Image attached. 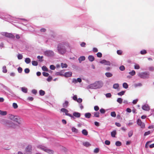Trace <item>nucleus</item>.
I'll return each instance as SVG.
<instances>
[{
	"label": "nucleus",
	"instance_id": "nucleus-1",
	"mask_svg": "<svg viewBox=\"0 0 154 154\" xmlns=\"http://www.w3.org/2000/svg\"><path fill=\"white\" fill-rule=\"evenodd\" d=\"M70 45L68 42H62L57 45V52L59 54L61 55H64L67 52H70Z\"/></svg>",
	"mask_w": 154,
	"mask_h": 154
},
{
	"label": "nucleus",
	"instance_id": "nucleus-2",
	"mask_svg": "<svg viewBox=\"0 0 154 154\" xmlns=\"http://www.w3.org/2000/svg\"><path fill=\"white\" fill-rule=\"evenodd\" d=\"M103 83L102 81H96L93 83L87 86L88 89H97L100 88L103 85Z\"/></svg>",
	"mask_w": 154,
	"mask_h": 154
},
{
	"label": "nucleus",
	"instance_id": "nucleus-3",
	"mask_svg": "<svg viewBox=\"0 0 154 154\" xmlns=\"http://www.w3.org/2000/svg\"><path fill=\"white\" fill-rule=\"evenodd\" d=\"M149 72H139L138 74V76L141 79H145L149 77Z\"/></svg>",
	"mask_w": 154,
	"mask_h": 154
},
{
	"label": "nucleus",
	"instance_id": "nucleus-4",
	"mask_svg": "<svg viewBox=\"0 0 154 154\" xmlns=\"http://www.w3.org/2000/svg\"><path fill=\"white\" fill-rule=\"evenodd\" d=\"M0 18L7 21H12L11 20H14V17L8 15H0Z\"/></svg>",
	"mask_w": 154,
	"mask_h": 154
},
{
	"label": "nucleus",
	"instance_id": "nucleus-5",
	"mask_svg": "<svg viewBox=\"0 0 154 154\" xmlns=\"http://www.w3.org/2000/svg\"><path fill=\"white\" fill-rule=\"evenodd\" d=\"M44 54L45 56L48 57H53L54 55V51L51 50H46L44 52Z\"/></svg>",
	"mask_w": 154,
	"mask_h": 154
},
{
	"label": "nucleus",
	"instance_id": "nucleus-6",
	"mask_svg": "<svg viewBox=\"0 0 154 154\" xmlns=\"http://www.w3.org/2000/svg\"><path fill=\"white\" fill-rule=\"evenodd\" d=\"M60 111L62 112L65 113L66 115L71 117V118H72L74 119V117H73L72 115L68 113V112H69L68 110L66 109H65V108H64L61 109Z\"/></svg>",
	"mask_w": 154,
	"mask_h": 154
},
{
	"label": "nucleus",
	"instance_id": "nucleus-7",
	"mask_svg": "<svg viewBox=\"0 0 154 154\" xmlns=\"http://www.w3.org/2000/svg\"><path fill=\"white\" fill-rule=\"evenodd\" d=\"M2 35L5 36L9 38H10L14 39L15 38V36L14 35L11 33H8L7 32H3Z\"/></svg>",
	"mask_w": 154,
	"mask_h": 154
},
{
	"label": "nucleus",
	"instance_id": "nucleus-8",
	"mask_svg": "<svg viewBox=\"0 0 154 154\" xmlns=\"http://www.w3.org/2000/svg\"><path fill=\"white\" fill-rule=\"evenodd\" d=\"M100 63L106 65L110 66L111 65V63L109 61L106 60L105 59L101 60L100 61Z\"/></svg>",
	"mask_w": 154,
	"mask_h": 154
},
{
	"label": "nucleus",
	"instance_id": "nucleus-9",
	"mask_svg": "<svg viewBox=\"0 0 154 154\" xmlns=\"http://www.w3.org/2000/svg\"><path fill=\"white\" fill-rule=\"evenodd\" d=\"M26 152V153H31L32 151V146L30 145L27 146L25 149Z\"/></svg>",
	"mask_w": 154,
	"mask_h": 154
},
{
	"label": "nucleus",
	"instance_id": "nucleus-10",
	"mask_svg": "<svg viewBox=\"0 0 154 154\" xmlns=\"http://www.w3.org/2000/svg\"><path fill=\"white\" fill-rule=\"evenodd\" d=\"M20 119H21L20 117L18 116H16L13 120V121L16 122L18 124H20L21 123Z\"/></svg>",
	"mask_w": 154,
	"mask_h": 154
},
{
	"label": "nucleus",
	"instance_id": "nucleus-11",
	"mask_svg": "<svg viewBox=\"0 0 154 154\" xmlns=\"http://www.w3.org/2000/svg\"><path fill=\"white\" fill-rule=\"evenodd\" d=\"M1 85L2 87L8 91L11 94H13V92L12 91L11 89L8 88L7 87L5 86L3 84H2Z\"/></svg>",
	"mask_w": 154,
	"mask_h": 154
},
{
	"label": "nucleus",
	"instance_id": "nucleus-12",
	"mask_svg": "<svg viewBox=\"0 0 154 154\" xmlns=\"http://www.w3.org/2000/svg\"><path fill=\"white\" fill-rule=\"evenodd\" d=\"M72 73L71 72H65L64 76L66 77H70L72 76Z\"/></svg>",
	"mask_w": 154,
	"mask_h": 154
},
{
	"label": "nucleus",
	"instance_id": "nucleus-13",
	"mask_svg": "<svg viewBox=\"0 0 154 154\" xmlns=\"http://www.w3.org/2000/svg\"><path fill=\"white\" fill-rule=\"evenodd\" d=\"M69 105V103L68 101L65 100L64 102L63 103V106L65 108H67Z\"/></svg>",
	"mask_w": 154,
	"mask_h": 154
},
{
	"label": "nucleus",
	"instance_id": "nucleus-14",
	"mask_svg": "<svg viewBox=\"0 0 154 154\" xmlns=\"http://www.w3.org/2000/svg\"><path fill=\"white\" fill-rule=\"evenodd\" d=\"M73 116L76 118H79L81 116V114L80 113L77 112H74L73 113Z\"/></svg>",
	"mask_w": 154,
	"mask_h": 154
},
{
	"label": "nucleus",
	"instance_id": "nucleus-15",
	"mask_svg": "<svg viewBox=\"0 0 154 154\" xmlns=\"http://www.w3.org/2000/svg\"><path fill=\"white\" fill-rule=\"evenodd\" d=\"M45 152L49 154H52L54 153V151L53 150L48 149L47 147L45 149Z\"/></svg>",
	"mask_w": 154,
	"mask_h": 154
},
{
	"label": "nucleus",
	"instance_id": "nucleus-16",
	"mask_svg": "<svg viewBox=\"0 0 154 154\" xmlns=\"http://www.w3.org/2000/svg\"><path fill=\"white\" fill-rule=\"evenodd\" d=\"M37 148L39 149H40L42 150H43L45 151L46 147L42 145H38L37 146Z\"/></svg>",
	"mask_w": 154,
	"mask_h": 154
},
{
	"label": "nucleus",
	"instance_id": "nucleus-17",
	"mask_svg": "<svg viewBox=\"0 0 154 154\" xmlns=\"http://www.w3.org/2000/svg\"><path fill=\"white\" fill-rule=\"evenodd\" d=\"M88 58L89 61L91 62H92L94 60V57L92 55H89Z\"/></svg>",
	"mask_w": 154,
	"mask_h": 154
},
{
	"label": "nucleus",
	"instance_id": "nucleus-18",
	"mask_svg": "<svg viewBox=\"0 0 154 154\" xmlns=\"http://www.w3.org/2000/svg\"><path fill=\"white\" fill-rule=\"evenodd\" d=\"M21 90L24 93H27L28 91V89L27 88L25 87H23L21 88Z\"/></svg>",
	"mask_w": 154,
	"mask_h": 154
},
{
	"label": "nucleus",
	"instance_id": "nucleus-19",
	"mask_svg": "<svg viewBox=\"0 0 154 154\" xmlns=\"http://www.w3.org/2000/svg\"><path fill=\"white\" fill-rule=\"evenodd\" d=\"M91 116V114L90 112L86 113L85 114V116L86 118H90Z\"/></svg>",
	"mask_w": 154,
	"mask_h": 154
},
{
	"label": "nucleus",
	"instance_id": "nucleus-20",
	"mask_svg": "<svg viewBox=\"0 0 154 154\" xmlns=\"http://www.w3.org/2000/svg\"><path fill=\"white\" fill-rule=\"evenodd\" d=\"M105 75L107 78H110L112 76V74L109 72H106L105 73Z\"/></svg>",
	"mask_w": 154,
	"mask_h": 154
},
{
	"label": "nucleus",
	"instance_id": "nucleus-21",
	"mask_svg": "<svg viewBox=\"0 0 154 154\" xmlns=\"http://www.w3.org/2000/svg\"><path fill=\"white\" fill-rule=\"evenodd\" d=\"M116 130H114L111 132V135L112 137H115L116 135Z\"/></svg>",
	"mask_w": 154,
	"mask_h": 154
},
{
	"label": "nucleus",
	"instance_id": "nucleus-22",
	"mask_svg": "<svg viewBox=\"0 0 154 154\" xmlns=\"http://www.w3.org/2000/svg\"><path fill=\"white\" fill-rule=\"evenodd\" d=\"M85 59V57L84 56H81L79 58V60L80 63L82 61H84Z\"/></svg>",
	"mask_w": 154,
	"mask_h": 154
},
{
	"label": "nucleus",
	"instance_id": "nucleus-23",
	"mask_svg": "<svg viewBox=\"0 0 154 154\" xmlns=\"http://www.w3.org/2000/svg\"><path fill=\"white\" fill-rule=\"evenodd\" d=\"M142 109L144 110H148L149 109V108L147 105H144L142 106Z\"/></svg>",
	"mask_w": 154,
	"mask_h": 154
},
{
	"label": "nucleus",
	"instance_id": "nucleus-24",
	"mask_svg": "<svg viewBox=\"0 0 154 154\" xmlns=\"http://www.w3.org/2000/svg\"><path fill=\"white\" fill-rule=\"evenodd\" d=\"M94 117L98 118L99 117L100 113L99 112H96L93 113Z\"/></svg>",
	"mask_w": 154,
	"mask_h": 154
},
{
	"label": "nucleus",
	"instance_id": "nucleus-25",
	"mask_svg": "<svg viewBox=\"0 0 154 154\" xmlns=\"http://www.w3.org/2000/svg\"><path fill=\"white\" fill-rule=\"evenodd\" d=\"M143 85L141 83H138L135 84L134 85V86L135 88H136L137 87H140L142 86Z\"/></svg>",
	"mask_w": 154,
	"mask_h": 154
},
{
	"label": "nucleus",
	"instance_id": "nucleus-26",
	"mask_svg": "<svg viewBox=\"0 0 154 154\" xmlns=\"http://www.w3.org/2000/svg\"><path fill=\"white\" fill-rule=\"evenodd\" d=\"M16 116H14L12 114H10L9 116V119L12 120L13 121Z\"/></svg>",
	"mask_w": 154,
	"mask_h": 154
},
{
	"label": "nucleus",
	"instance_id": "nucleus-27",
	"mask_svg": "<svg viewBox=\"0 0 154 154\" xmlns=\"http://www.w3.org/2000/svg\"><path fill=\"white\" fill-rule=\"evenodd\" d=\"M39 93L40 96H44L45 94V92L44 91L41 90L39 91Z\"/></svg>",
	"mask_w": 154,
	"mask_h": 154
},
{
	"label": "nucleus",
	"instance_id": "nucleus-28",
	"mask_svg": "<svg viewBox=\"0 0 154 154\" xmlns=\"http://www.w3.org/2000/svg\"><path fill=\"white\" fill-rule=\"evenodd\" d=\"M82 134L85 136H86L88 134V132L86 129H83L82 131Z\"/></svg>",
	"mask_w": 154,
	"mask_h": 154
},
{
	"label": "nucleus",
	"instance_id": "nucleus-29",
	"mask_svg": "<svg viewBox=\"0 0 154 154\" xmlns=\"http://www.w3.org/2000/svg\"><path fill=\"white\" fill-rule=\"evenodd\" d=\"M7 114V112L6 111H3L0 110V114L2 116H5Z\"/></svg>",
	"mask_w": 154,
	"mask_h": 154
},
{
	"label": "nucleus",
	"instance_id": "nucleus-30",
	"mask_svg": "<svg viewBox=\"0 0 154 154\" xmlns=\"http://www.w3.org/2000/svg\"><path fill=\"white\" fill-rule=\"evenodd\" d=\"M117 101L119 104H121L122 103L123 99L121 98H119L117 99Z\"/></svg>",
	"mask_w": 154,
	"mask_h": 154
},
{
	"label": "nucleus",
	"instance_id": "nucleus-31",
	"mask_svg": "<svg viewBox=\"0 0 154 154\" xmlns=\"http://www.w3.org/2000/svg\"><path fill=\"white\" fill-rule=\"evenodd\" d=\"M83 144L84 146L86 147H88L91 145L90 143L88 142H86L83 143Z\"/></svg>",
	"mask_w": 154,
	"mask_h": 154
},
{
	"label": "nucleus",
	"instance_id": "nucleus-32",
	"mask_svg": "<svg viewBox=\"0 0 154 154\" xmlns=\"http://www.w3.org/2000/svg\"><path fill=\"white\" fill-rule=\"evenodd\" d=\"M25 61L27 64H29L31 62V59L29 58H26L25 59Z\"/></svg>",
	"mask_w": 154,
	"mask_h": 154
},
{
	"label": "nucleus",
	"instance_id": "nucleus-33",
	"mask_svg": "<svg viewBox=\"0 0 154 154\" xmlns=\"http://www.w3.org/2000/svg\"><path fill=\"white\" fill-rule=\"evenodd\" d=\"M125 91H122L120 92H119L117 93L118 95L119 96H122L124 95L125 93Z\"/></svg>",
	"mask_w": 154,
	"mask_h": 154
},
{
	"label": "nucleus",
	"instance_id": "nucleus-34",
	"mask_svg": "<svg viewBox=\"0 0 154 154\" xmlns=\"http://www.w3.org/2000/svg\"><path fill=\"white\" fill-rule=\"evenodd\" d=\"M115 145L117 146H120L122 145V143L119 141H117L115 143Z\"/></svg>",
	"mask_w": 154,
	"mask_h": 154
},
{
	"label": "nucleus",
	"instance_id": "nucleus-35",
	"mask_svg": "<svg viewBox=\"0 0 154 154\" xmlns=\"http://www.w3.org/2000/svg\"><path fill=\"white\" fill-rule=\"evenodd\" d=\"M72 130L73 132H74L76 133L78 132V130L74 127H72Z\"/></svg>",
	"mask_w": 154,
	"mask_h": 154
},
{
	"label": "nucleus",
	"instance_id": "nucleus-36",
	"mask_svg": "<svg viewBox=\"0 0 154 154\" xmlns=\"http://www.w3.org/2000/svg\"><path fill=\"white\" fill-rule=\"evenodd\" d=\"M61 66L62 68H66L67 67V65L66 63H61Z\"/></svg>",
	"mask_w": 154,
	"mask_h": 154
},
{
	"label": "nucleus",
	"instance_id": "nucleus-37",
	"mask_svg": "<svg viewBox=\"0 0 154 154\" xmlns=\"http://www.w3.org/2000/svg\"><path fill=\"white\" fill-rule=\"evenodd\" d=\"M119 84L118 83H116L113 85V88L114 89H117L119 87Z\"/></svg>",
	"mask_w": 154,
	"mask_h": 154
},
{
	"label": "nucleus",
	"instance_id": "nucleus-38",
	"mask_svg": "<svg viewBox=\"0 0 154 154\" xmlns=\"http://www.w3.org/2000/svg\"><path fill=\"white\" fill-rule=\"evenodd\" d=\"M42 69L43 71H46V72L48 71V69L45 66H44L42 67Z\"/></svg>",
	"mask_w": 154,
	"mask_h": 154
},
{
	"label": "nucleus",
	"instance_id": "nucleus-39",
	"mask_svg": "<svg viewBox=\"0 0 154 154\" xmlns=\"http://www.w3.org/2000/svg\"><path fill=\"white\" fill-rule=\"evenodd\" d=\"M140 54L142 55H144L147 53V51L145 50H143L140 51Z\"/></svg>",
	"mask_w": 154,
	"mask_h": 154
},
{
	"label": "nucleus",
	"instance_id": "nucleus-40",
	"mask_svg": "<svg viewBox=\"0 0 154 154\" xmlns=\"http://www.w3.org/2000/svg\"><path fill=\"white\" fill-rule=\"evenodd\" d=\"M128 86L127 83L125 82L123 84V87L127 89L128 88Z\"/></svg>",
	"mask_w": 154,
	"mask_h": 154
},
{
	"label": "nucleus",
	"instance_id": "nucleus-41",
	"mask_svg": "<svg viewBox=\"0 0 154 154\" xmlns=\"http://www.w3.org/2000/svg\"><path fill=\"white\" fill-rule=\"evenodd\" d=\"M2 72L3 73H6L7 72V70L6 69V66H4L2 67Z\"/></svg>",
	"mask_w": 154,
	"mask_h": 154
},
{
	"label": "nucleus",
	"instance_id": "nucleus-42",
	"mask_svg": "<svg viewBox=\"0 0 154 154\" xmlns=\"http://www.w3.org/2000/svg\"><path fill=\"white\" fill-rule=\"evenodd\" d=\"M32 64L34 66H37L38 65V63L36 61L33 60L32 61Z\"/></svg>",
	"mask_w": 154,
	"mask_h": 154
},
{
	"label": "nucleus",
	"instance_id": "nucleus-43",
	"mask_svg": "<svg viewBox=\"0 0 154 154\" xmlns=\"http://www.w3.org/2000/svg\"><path fill=\"white\" fill-rule=\"evenodd\" d=\"M129 74L132 76H133L135 74L136 72L134 70H133L131 72H130Z\"/></svg>",
	"mask_w": 154,
	"mask_h": 154
},
{
	"label": "nucleus",
	"instance_id": "nucleus-44",
	"mask_svg": "<svg viewBox=\"0 0 154 154\" xmlns=\"http://www.w3.org/2000/svg\"><path fill=\"white\" fill-rule=\"evenodd\" d=\"M111 116L112 117H115L116 116V114L115 112L113 111L111 112L110 114Z\"/></svg>",
	"mask_w": 154,
	"mask_h": 154
},
{
	"label": "nucleus",
	"instance_id": "nucleus-45",
	"mask_svg": "<svg viewBox=\"0 0 154 154\" xmlns=\"http://www.w3.org/2000/svg\"><path fill=\"white\" fill-rule=\"evenodd\" d=\"M133 134V131L132 130L130 131L128 133V135L129 137H131Z\"/></svg>",
	"mask_w": 154,
	"mask_h": 154
},
{
	"label": "nucleus",
	"instance_id": "nucleus-46",
	"mask_svg": "<svg viewBox=\"0 0 154 154\" xmlns=\"http://www.w3.org/2000/svg\"><path fill=\"white\" fill-rule=\"evenodd\" d=\"M23 58V55L20 54H19L17 55V58L19 60H21Z\"/></svg>",
	"mask_w": 154,
	"mask_h": 154
},
{
	"label": "nucleus",
	"instance_id": "nucleus-47",
	"mask_svg": "<svg viewBox=\"0 0 154 154\" xmlns=\"http://www.w3.org/2000/svg\"><path fill=\"white\" fill-rule=\"evenodd\" d=\"M125 67L123 66L122 65L120 66L119 69L121 71H123L125 70Z\"/></svg>",
	"mask_w": 154,
	"mask_h": 154
},
{
	"label": "nucleus",
	"instance_id": "nucleus-48",
	"mask_svg": "<svg viewBox=\"0 0 154 154\" xmlns=\"http://www.w3.org/2000/svg\"><path fill=\"white\" fill-rule=\"evenodd\" d=\"M43 75L45 77H48L49 75V74L47 72H42Z\"/></svg>",
	"mask_w": 154,
	"mask_h": 154
},
{
	"label": "nucleus",
	"instance_id": "nucleus-49",
	"mask_svg": "<svg viewBox=\"0 0 154 154\" xmlns=\"http://www.w3.org/2000/svg\"><path fill=\"white\" fill-rule=\"evenodd\" d=\"M106 97L107 98H110L112 96V95L110 93H108L105 94Z\"/></svg>",
	"mask_w": 154,
	"mask_h": 154
},
{
	"label": "nucleus",
	"instance_id": "nucleus-50",
	"mask_svg": "<svg viewBox=\"0 0 154 154\" xmlns=\"http://www.w3.org/2000/svg\"><path fill=\"white\" fill-rule=\"evenodd\" d=\"M142 122L141 120L140 119H138L137 121V124L138 125H141L142 124Z\"/></svg>",
	"mask_w": 154,
	"mask_h": 154
},
{
	"label": "nucleus",
	"instance_id": "nucleus-51",
	"mask_svg": "<svg viewBox=\"0 0 154 154\" xmlns=\"http://www.w3.org/2000/svg\"><path fill=\"white\" fill-rule=\"evenodd\" d=\"M24 72L28 74L30 72V70L29 68H26L24 69Z\"/></svg>",
	"mask_w": 154,
	"mask_h": 154
},
{
	"label": "nucleus",
	"instance_id": "nucleus-52",
	"mask_svg": "<svg viewBox=\"0 0 154 154\" xmlns=\"http://www.w3.org/2000/svg\"><path fill=\"white\" fill-rule=\"evenodd\" d=\"M99 148H96L94 150V153H97L99 152Z\"/></svg>",
	"mask_w": 154,
	"mask_h": 154
},
{
	"label": "nucleus",
	"instance_id": "nucleus-53",
	"mask_svg": "<svg viewBox=\"0 0 154 154\" xmlns=\"http://www.w3.org/2000/svg\"><path fill=\"white\" fill-rule=\"evenodd\" d=\"M97 57L100 58L102 57V54L101 53L99 52L97 53Z\"/></svg>",
	"mask_w": 154,
	"mask_h": 154
},
{
	"label": "nucleus",
	"instance_id": "nucleus-54",
	"mask_svg": "<svg viewBox=\"0 0 154 154\" xmlns=\"http://www.w3.org/2000/svg\"><path fill=\"white\" fill-rule=\"evenodd\" d=\"M100 111L102 114H104L106 112L105 110L103 108L101 109L100 110Z\"/></svg>",
	"mask_w": 154,
	"mask_h": 154
},
{
	"label": "nucleus",
	"instance_id": "nucleus-55",
	"mask_svg": "<svg viewBox=\"0 0 154 154\" xmlns=\"http://www.w3.org/2000/svg\"><path fill=\"white\" fill-rule=\"evenodd\" d=\"M50 68L51 70H54L55 69V67L54 65H51L50 66Z\"/></svg>",
	"mask_w": 154,
	"mask_h": 154
},
{
	"label": "nucleus",
	"instance_id": "nucleus-56",
	"mask_svg": "<svg viewBox=\"0 0 154 154\" xmlns=\"http://www.w3.org/2000/svg\"><path fill=\"white\" fill-rule=\"evenodd\" d=\"M134 68L135 69H138L140 68V67L138 64H136L134 66Z\"/></svg>",
	"mask_w": 154,
	"mask_h": 154
},
{
	"label": "nucleus",
	"instance_id": "nucleus-57",
	"mask_svg": "<svg viewBox=\"0 0 154 154\" xmlns=\"http://www.w3.org/2000/svg\"><path fill=\"white\" fill-rule=\"evenodd\" d=\"M13 106L14 109H17L18 107L17 104L15 103H13Z\"/></svg>",
	"mask_w": 154,
	"mask_h": 154
},
{
	"label": "nucleus",
	"instance_id": "nucleus-58",
	"mask_svg": "<svg viewBox=\"0 0 154 154\" xmlns=\"http://www.w3.org/2000/svg\"><path fill=\"white\" fill-rule=\"evenodd\" d=\"M52 79V78L51 76H49L47 79V80L48 82H50L51 81Z\"/></svg>",
	"mask_w": 154,
	"mask_h": 154
},
{
	"label": "nucleus",
	"instance_id": "nucleus-59",
	"mask_svg": "<svg viewBox=\"0 0 154 154\" xmlns=\"http://www.w3.org/2000/svg\"><path fill=\"white\" fill-rule=\"evenodd\" d=\"M117 53L118 55H121L122 54V51L121 50H118L117 51Z\"/></svg>",
	"mask_w": 154,
	"mask_h": 154
},
{
	"label": "nucleus",
	"instance_id": "nucleus-60",
	"mask_svg": "<svg viewBox=\"0 0 154 154\" xmlns=\"http://www.w3.org/2000/svg\"><path fill=\"white\" fill-rule=\"evenodd\" d=\"M105 143L107 145H109L110 143V142L109 140H106L105 141Z\"/></svg>",
	"mask_w": 154,
	"mask_h": 154
},
{
	"label": "nucleus",
	"instance_id": "nucleus-61",
	"mask_svg": "<svg viewBox=\"0 0 154 154\" xmlns=\"http://www.w3.org/2000/svg\"><path fill=\"white\" fill-rule=\"evenodd\" d=\"M32 94H33L35 95H36V94L37 93V91L35 89H32Z\"/></svg>",
	"mask_w": 154,
	"mask_h": 154
},
{
	"label": "nucleus",
	"instance_id": "nucleus-62",
	"mask_svg": "<svg viewBox=\"0 0 154 154\" xmlns=\"http://www.w3.org/2000/svg\"><path fill=\"white\" fill-rule=\"evenodd\" d=\"M17 70L19 73H21L23 69L21 67H19L18 68Z\"/></svg>",
	"mask_w": 154,
	"mask_h": 154
},
{
	"label": "nucleus",
	"instance_id": "nucleus-63",
	"mask_svg": "<svg viewBox=\"0 0 154 154\" xmlns=\"http://www.w3.org/2000/svg\"><path fill=\"white\" fill-rule=\"evenodd\" d=\"M56 75H60V76L64 75L61 72H57L56 73Z\"/></svg>",
	"mask_w": 154,
	"mask_h": 154
},
{
	"label": "nucleus",
	"instance_id": "nucleus-64",
	"mask_svg": "<svg viewBox=\"0 0 154 154\" xmlns=\"http://www.w3.org/2000/svg\"><path fill=\"white\" fill-rule=\"evenodd\" d=\"M94 109L95 111H97L99 110V108L98 106H94Z\"/></svg>",
	"mask_w": 154,
	"mask_h": 154
}]
</instances>
